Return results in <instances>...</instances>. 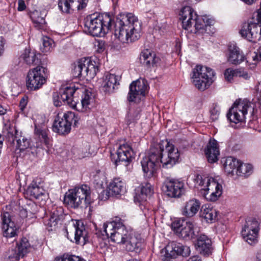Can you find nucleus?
<instances>
[{
  "instance_id": "obj_1",
  "label": "nucleus",
  "mask_w": 261,
  "mask_h": 261,
  "mask_svg": "<svg viewBox=\"0 0 261 261\" xmlns=\"http://www.w3.org/2000/svg\"><path fill=\"white\" fill-rule=\"evenodd\" d=\"M78 90L79 88L74 85L63 86L60 90V95L55 94L53 96L54 105L56 107L60 106L63 102L78 111L87 112L93 105L94 101V95L91 91L85 90L81 102H77L73 94Z\"/></svg>"
},
{
  "instance_id": "obj_2",
  "label": "nucleus",
  "mask_w": 261,
  "mask_h": 261,
  "mask_svg": "<svg viewBox=\"0 0 261 261\" xmlns=\"http://www.w3.org/2000/svg\"><path fill=\"white\" fill-rule=\"evenodd\" d=\"M103 232L111 240L118 244H122L128 251H137L140 243L136 237L128 231L121 220L116 219L115 221L104 223Z\"/></svg>"
},
{
  "instance_id": "obj_3",
  "label": "nucleus",
  "mask_w": 261,
  "mask_h": 261,
  "mask_svg": "<svg viewBox=\"0 0 261 261\" xmlns=\"http://www.w3.org/2000/svg\"><path fill=\"white\" fill-rule=\"evenodd\" d=\"M141 24L132 13L120 14L115 23V36L123 43L137 40L140 37Z\"/></svg>"
},
{
  "instance_id": "obj_4",
  "label": "nucleus",
  "mask_w": 261,
  "mask_h": 261,
  "mask_svg": "<svg viewBox=\"0 0 261 261\" xmlns=\"http://www.w3.org/2000/svg\"><path fill=\"white\" fill-rule=\"evenodd\" d=\"M179 16L182 28L189 30L193 27L194 30H191V31L197 35L208 34V30L214 23V20L208 16L199 17L194 9L190 6L184 7L180 11Z\"/></svg>"
},
{
  "instance_id": "obj_5",
  "label": "nucleus",
  "mask_w": 261,
  "mask_h": 261,
  "mask_svg": "<svg viewBox=\"0 0 261 261\" xmlns=\"http://www.w3.org/2000/svg\"><path fill=\"white\" fill-rule=\"evenodd\" d=\"M112 22L108 14H93L85 19V30L93 36H103L110 30Z\"/></svg>"
},
{
  "instance_id": "obj_6",
  "label": "nucleus",
  "mask_w": 261,
  "mask_h": 261,
  "mask_svg": "<svg viewBox=\"0 0 261 261\" xmlns=\"http://www.w3.org/2000/svg\"><path fill=\"white\" fill-rule=\"evenodd\" d=\"M195 182L203 196L208 201H216L222 193V185L213 177L197 175Z\"/></svg>"
},
{
  "instance_id": "obj_7",
  "label": "nucleus",
  "mask_w": 261,
  "mask_h": 261,
  "mask_svg": "<svg viewBox=\"0 0 261 261\" xmlns=\"http://www.w3.org/2000/svg\"><path fill=\"white\" fill-rule=\"evenodd\" d=\"M64 201L73 208L87 207L91 202L90 188L84 185L69 190L65 195Z\"/></svg>"
},
{
  "instance_id": "obj_8",
  "label": "nucleus",
  "mask_w": 261,
  "mask_h": 261,
  "mask_svg": "<svg viewBox=\"0 0 261 261\" xmlns=\"http://www.w3.org/2000/svg\"><path fill=\"white\" fill-rule=\"evenodd\" d=\"M98 71V63L91 58H83L74 63L72 73L74 77L87 79L94 77Z\"/></svg>"
},
{
  "instance_id": "obj_9",
  "label": "nucleus",
  "mask_w": 261,
  "mask_h": 261,
  "mask_svg": "<svg viewBox=\"0 0 261 261\" xmlns=\"http://www.w3.org/2000/svg\"><path fill=\"white\" fill-rule=\"evenodd\" d=\"M254 107L253 103L247 99L237 100L227 114V118L235 123L243 122L248 113L251 115L253 113Z\"/></svg>"
},
{
  "instance_id": "obj_10",
  "label": "nucleus",
  "mask_w": 261,
  "mask_h": 261,
  "mask_svg": "<svg viewBox=\"0 0 261 261\" xmlns=\"http://www.w3.org/2000/svg\"><path fill=\"white\" fill-rule=\"evenodd\" d=\"M214 71L207 67L197 65L193 69V83L200 90H204L214 82Z\"/></svg>"
},
{
  "instance_id": "obj_11",
  "label": "nucleus",
  "mask_w": 261,
  "mask_h": 261,
  "mask_svg": "<svg viewBox=\"0 0 261 261\" xmlns=\"http://www.w3.org/2000/svg\"><path fill=\"white\" fill-rule=\"evenodd\" d=\"M172 228L179 238L190 240L196 237L199 231V228L195 223L184 219H179L172 222Z\"/></svg>"
},
{
  "instance_id": "obj_12",
  "label": "nucleus",
  "mask_w": 261,
  "mask_h": 261,
  "mask_svg": "<svg viewBox=\"0 0 261 261\" xmlns=\"http://www.w3.org/2000/svg\"><path fill=\"white\" fill-rule=\"evenodd\" d=\"M78 120L77 117L73 112H59L54 120L53 130L62 135L68 134L71 130L73 121L74 124L76 125Z\"/></svg>"
},
{
  "instance_id": "obj_13",
  "label": "nucleus",
  "mask_w": 261,
  "mask_h": 261,
  "mask_svg": "<svg viewBox=\"0 0 261 261\" xmlns=\"http://www.w3.org/2000/svg\"><path fill=\"white\" fill-rule=\"evenodd\" d=\"M47 69L38 66L28 72L26 86L30 91L37 90L46 83L47 79Z\"/></svg>"
},
{
  "instance_id": "obj_14",
  "label": "nucleus",
  "mask_w": 261,
  "mask_h": 261,
  "mask_svg": "<svg viewBox=\"0 0 261 261\" xmlns=\"http://www.w3.org/2000/svg\"><path fill=\"white\" fill-rule=\"evenodd\" d=\"M163 190L171 198H179L186 192L183 181L173 178H167L164 182Z\"/></svg>"
},
{
  "instance_id": "obj_15",
  "label": "nucleus",
  "mask_w": 261,
  "mask_h": 261,
  "mask_svg": "<svg viewBox=\"0 0 261 261\" xmlns=\"http://www.w3.org/2000/svg\"><path fill=\"white\" fill-rule=\"evenodd\" d=\"M147 89L146 81L143 79L133 82L129 86L127 100L129 102L139 101L145 94Z\"/></svg>"
},
{
  "instance_id": "obj_16",
  "label": "nucleus",
  "mask_w": 261,
  "mask_h": 261,
  "mask_svg": "<svg viewBox=\"0 0 261 261\" xmlns=\"http://www.w3.org/2000/svg\"><path fill=\"white\" fill-rule=\"evenodd\" d=\"M165 150L163 156V167L169 168L172 167L178 161L179 153L177 148L169 142H165Z\"/></svg>"
},
{
  "instance_id": "obj_17",
  "label": "nucleus",
  "mask_w": 261,
  "mask_h": 261,
  "mask_svg": "<svg viewBox=\"0 0 261 261\" xmlns=\"http://www.w3.org/2000/svg\"><path fill=\"white\" fill-rule=\"evenodd\" d=\"M69 230L71 234H74L76 244L84 245L89 241L87 232L81 221H75L72 226L69 227Z\"/></svg>"
},
{
  "instance_id": "obj_18",
  "label": "nucleus",
  "mask_w": 261,
  "mask_h": 261,
  "mask_svg": "<svg viewBox=\"0 0 261 261\" xmlns=\"http://www.w3.org/2000/svg\"><path fill=\"white\" fill-rule=\"evenodd\" d=\"M117 159L115 164L118 165L120 163H123L124 165L127 166L135 157V152L132 147L128 143L120 144L117 150Z\"/></svg>"
},
{
  "instance_id": "obj_19",
  "label": "nucleus",
  "mask_w": 261,
  "mask_h": 261,
  "mask_svg": "<svg viewBox=\"0 0 261 261\" xmlns=\"http://www.w3.org/2000/svg\"><path fill=\"white\" fill-rule=\"evenodd\" d=\"M2 231L4 237L11 238L16 236L18 232V227L11 219L9 213H4L2 215Z\"/></svg>"
},
{
  "instance_id": "obj_20",
  "label": "nucleus",
  "mask_w": 261,
  "mask_h": 261,
  "mask_svg": "<svg viewBox=\"0 0 261 261\" xmlns=\"http://www.w3.org/2000/svg\"><path fill=\"white\" fill-rule=\"evenodd\" d=\"M88 0H59L58 6L60 10L65 13L70 10H79L85 8Z\"/></svg>"
},
{
  "instance_id": "obj_21",
  "label": "nucleus",
  "mask_w": 261,
  "mask_h": 261,
  "mask_svg": "<svg viewBox=\"0 0 261 261\" xmlns=\"http://www.w3.org/2000/svg\"><path fill=\"white\" fill-rule=\"evenodd\" d=\"M204 153L209 163H214L217 162L220 155V151L216 140L212 139L209 140L204 149Z\"/></svg>"
},
{
  "instance_id": "obj_22",
  "label": "nucleus",
  "mask_w": 261,
  "mask_h": 261,
  "mask_svg": "<svg viewBox=\"0 0 261 261\" xmlns=\"http://www.w3.org/2000/svg\"><path fill=\"white\" fill-rule=\"evenodd\" d=\"M164 152V146L161 143L158 144L150 148L146 156L159 168L161 164L163 167Z\"/></svg>"
},
{
  "instance_id": "obj_23",
  "label": "nucleus",
  "mask_w": 261,
  "mask_h": 261,
  "mask_svg": "<svg viewBox=\"0 0 261 261\" xmlns=\"http://www.w3.org/2000/svg\"><path fill=\"white\" fill-rule=\"evenodd\" d=\"M197 251L202 255L208 256L213 252L212 241L205 235H201L198 239L196 244Z\"/></svg>"
},
{
  "instance_id": "obj_24",
  "label": "nucleus",
  "mask_w": 261,
  "mask_h": 261,
  "mask_svg": "<svg viewBox=\"0 0 261 261\" xmlns=\"http://www.w3.org/2000/svg\"><path fill=\"white\" fill-rule=\"evenodd\" d=\"M200 201L196 199H192L187 201L181 210V214L187 218L194 216L200 207Z\"/></svg>"
},
{
  "instance_id": "obj_25",
  "label": "nucleus",
  "mask_w": 261,
  "mask_h": 261,
  "mask_svg": "<svg viewBox=\"0 0 261 261\" xmlns=\"http://www.w3.org/2000/svg\"><path fill=\"white\" fill-rule=\"evenodd\" d=\"M31 245L28 240L25 238L21 239L14 252L10 254L9 256L10 258H14L16 260L19 259L20 257H23L29 251Z\"/></svg>"
},
{
  "instance_id": "obj_26",
  "label": "nucleus",
  "mask_w": 261,
  "mask_h": 261,
  "mask_svg": "<svg viewBox=\"0 0 261 261\" xmlns=\"http://www.w3.org/2000/svg\"><path fill=\"white\" fill-rule=\"evenodd\" d=\"M228 61L230 63L238 65L244 60V55L236 45L234 44L230 45L228 47Z\"/></svg>"
},
{
  "instance_id": "obj_27",
  "label": "nucleus",
  "mask_w": 261,
  "mask_h": 261,
  "mask_svg": "<svg viewBox=\"0 0 261 261\" xmlns=\"http://www.w3.org/2000/svg\"><path fill=\"white\" fill-rule=\"evenodd\" d=\"M167 251L171 252V256L176 257L180 255L183 256H188L190 255L191 250L187 246L179 243H172L167 246Z\"/></svg>"
},
{
  "instance_id": "obj_28",
  "label": "nucleus",
  "mask_w": 261,
  "mask_h": 261,
  "mask_svg": "<svg viewBox=\"0 0 261 261\" xmlns=\"http://www.w3.org/2000/svg\"><path fill=\"white\" fill-rule=\"evenodd\" d=\"M27 194L32 198L35 199H43L46 197V191L40 184L33 181L28 187L27 191Z\"/></svg>"
},
{
  "instance_id": "obj_29",
  "label": "nucleus",
  "mask_w": 261,
  "mask_h": 261,
  "mask_svg": "<svg viewBox=\"0 0 261 261\" xmlns=\"http://www.w3.org/2000/svg\"><path fill=\"white\" fill-rule=\"evenodd\" d=\"M109 189L112 195L123 194L126 191L125 183L120 178H115L109 184Z\"/></svg>"
},
{
  "instance_id": "obj_30",
  "label": "nucleus",
  "mask_w": 261,
  "mask_h": 261,
  "mask_svg": "<svg viewBox=\"0 0 261 261\" xmlns=\"http://www.w3.org/2000/svg\"><path fill=\"white\" fill-rule=\"evenodd\" d=\"M140 63L143 65L150 67L153 66L157 61L155 54L149 49H145L143 50L139 58Z\"/></svg>"
},
{
  "instance_id": "obj_31",
  "label": "nucleus",
  "mask_w": 261,
  "mask_h": 261,
  "mask_svg": "<svg viewBox=\"0 0 261 261\" xmlns=\"http://www.w3.org/2000/svg\"><path fill=\"white\" fill-rule=\"evenodd\" d=\"M119 76L113 74H107L103 82V90L106 93L113 92L116 86L119 85Z\"/></svg>"
},
{
  "instance_id": "obj_32",
  "label": "nucleus",
  "mask_w": 261,
  "mask_h": 261,
  "mask_svg": "<svg viewBox=\"0 0 261 261\" xmlns=\"http://www.w3.org/2000/svg\"><path fill=\"white\" fill-rule=\"evenodd\" d=\"M141 164L145 176L148 178L152 177L159 168L146 156L143 158Z\"/></svg>"
},
{
  "instance_id": "obj_33",
  "label": "nucleus",
  "mask_w": 261,
  "mask_h": 261,
  "mask_svg": "<svg viewBox=\"0 0 261 261\" xmlns=\"http://www.w3.org/2000/svg\"><path fill=\"white\" fill-rule=\"evenodd\" d=\"M138 191L140 193L137 194L135 200L141 202L146 201L147 196L152 193V189L150 184L144 183L138 187Z\"/></svg>"
},
{
  "instance_id": "obj_34",
  "label": "nucleus",
  "mask_w": 261,
  "mask_h": 261,
  "mask_svg": "<svg viewBox=\"0 0 261 261\" xmlns=\"http://www.w3.org/2000/svg\"><path fill=\"white\" fill-rule=\"evenodd\" d=\"M40 54L37 53L35 50L25 49L22 54V58L27 64L37 65L40 62Z\"/></svg>"
},
{
  "instance_id": "obj_35",
  "label": "nucleus",
  "mask_w": 261,
  "mask_h": 261,
  "mask_svg": "<svg viewBox=\"0 0 261 261\" xmlns=\"http://www.w3.org/2000/svg\"><path fill=\"white\" fill-rule=\"evenodd\" d=\"M48 130L45 126H37L35 125V135L36 139L42 144H47L49 142V138L48 137ZM39 144L37 145V147H39Z\"/></svg>"
},
{
  "instance_id": "obj_36",
  "label": "nucleus",
  "mask_w": 261,
  "mask_h": 261,
  "mask_svg": "<svg viewBox=\"0 0 261 261\" xmlns=\"http://www.w3.org/2000/svg\"><path fill=\"white\" fill-rule=\"evenodd\" d=\"M259 223L255 219L249 218L246 221L245 224L241 231L242 235H246L247 232H258Z\"/></svg>"
},
{
  "instance_id": "obj_37",
  "label": "nucleus",
  "mask_w": 261,
  "mask_h": 261,
  "mask_svg": "<svg viewBox=\"0 0 261 261\" xmlns=\"http://www.w3.org/2000/svg\"><path fill=\"white\" fill-rule=\"evenodd\" d=\"M217 211L212 208L202 207L200 212V217L204 219L207 223H212L216 220L217 217Z\"/></svg>"
},
{
  "instance_id": "obj_38",
  "label": "nucleus",
  "mask_w": 261,
  "mask_h": 261,
  "mask_svg": "<svg viewBox=\"0 0 261 261\" xmlns=\"http://www.w3.org/2000/svg\"><path fill=\"white\" fill-rule=\"evenodd\" d=\"M240 162L239 160L231 156L227 158L224 163L225 172L228 174H234L235 170L238 168Z\"/></svg>"
},
{
  "instance_id": "obj_39",
  "label": "nucleus",
  "mask_w": 261,
  "mask_h": 261,
  "mask_svg": "<svg viewBox=\"0 0 261 261\" xmlns=\"http://www.w3.org/2000/svg\"><path fill=\"white\" fill-rule=\"evenodd\" d=\"M252 171V165L249 164H243L240 162L238 168L235 170V174L239 176L247 177Z\"/></svg>"
},
{
  "instance_id": "obj_40",
  "label": "nucleus",
  "mask_w": 261,
  "mask_h": 261,
  "mask_svg": "<svg viewBox=\"0 0 261 261\" xmlns=\"http://www.w3.org/2000/svg\"><path fill=\"white\" fill-rule=\"evenodd\" d=\"M31 18L34 23L35 28L37 29H44L46 22L44 17L41 16V14L37 11H34L31 14Z\"/></svg>"
},
{
  "instance_id": "obj_41",
  "label": "nucleus",
  "mask_w": 261,
  "mask_h": 261,
  "mask_svg": "<svg viewBox=\"0 0 261 261\" xmlns=\"http://www.w3.org/2000/svg\"><path fill=\"white\" fill-rule=\"evenodd\" d=\"M59 216L55 211L53 212L47 221L45 222L46 225L48 227L49 231H51L57 225L60 220Z\"/></svg>"
},
{
  "instance_id": "obj_42",
  "label": "nucleus",
  "mask_w": 261,
  "mask_h": 261,
  "mask_svg": "<svg viewBox=\"0 0 261 261\" xmlns=\"http://www.w3.org/2000/svg\"><path fill=\"white\" fill-rule=\"evenodd\" d=\"M42 40V46L41 47L42 51L44 53L50 51L54 46V41L47 36H43Z\"/></svg>"
},
{
  "instance_id": "obj_43",
  "label": "nucleus",
  "mask_w": 261,
  "mask_h": 261,
  "mask_svg": "<svg viewBox=\"0 0 261 261\" xmlns=\"http://www.w3.org/2000/svg\"><path fill=\"white\" fill-rule=\"evenodd\" d=\"M15 139L17 141V146L20 151L24 150L30 147V140L24 136H21L18 137L17 136H16Z\"/></svg>"
},
{
  "instance_id": "obj_44",
  "label": "nucleus",
  "mask_w": 261,
  "mask_h": 261,
  "mask_svg": "<svg viewBox=\"0 0 261 261\" xmlns=\"http://www.w3.org/2000/svg\"><path fill=\"white\" fill-rule=\"evenodd\" d=\"M246 235H242L244 240L250 245H253L257 242L258 232H247Z\"/></svg>"
},
{
  "instance_id": "obj_45",
  "label": "nucleus",
  "mask_w": 261,
  "mask_h": 261,
  "mask_svg": "<svg viewBox=\"0 0 261 261\" xmlns=\"http://www.w3.org/2000/svg\"><path fill=\"white\" fill-rule=\"evenodd\" d=\"M210 118L212 121H215L218 120L220 114V110L219 106L217 104H213L210 108Z\"/></svg>"
},
{
  "instance_id": "obj_46",
  "label": "nucleus",
  "mask_w": 261,
  "mask_h": 261,
  "mask_svg": "<svg viewBox=\"0 0 261 261\" xmlns=\"http://www.w3.org/2000/svg\"><path fill=\"white\" fill-rule=\"evenodd\" d=\"M253 58V63L251 68H253L259 60H261V47L258 49V54L256 52L249 53Z\"/></svg>"
},
{
  "instance_id": "obj_47",
  "label": "nucleus",
  "mask_w": 261,
  "mask_h": 261,
  "mask_svg": "<svg viewBox=\"0 0 261 261\" xmlns=\"http://www.w3.org/2000/svg\"><path fill=\"white\" fill-rule=\"evenodd\" d=\"M59 261H86L83 258L75 255H64Z\"/></svg>"
},
{
  "instance_id": "obj_48",
  "label": "nucleus",
  "mask_w": 261,
  "mask_h": 261,
  "mask_svg": "<svg viewBox=\"0 0 261 261\" xmlns=\"http://www.w3.org/2000/svg\"><path fill=\"white\" fill-rule=\"evenodd\" d=\"M94 46L98 53H101L105 49V42L103 40H97L94 42Z\"/></svg>"
},
{
  "instance_id": "obj_49",
  "label": "nucleus",
  "mask_w": 261,
  "mask_h": 261,
  "mask_svg": "<svg viewBox=\"0 0 261 261\" xmlns=\"http://www.w3.org/2000/svg\"><path fill=\"white\" fill-rule=\"evenodd\" d=\"M236 73L235 70L230 68L227 69L224 72L225 78L227 81L231 82Z\"/></svg>"
},
{
  "instance_id": "obj_50",
  "label": "nucleus",
  "mask_w": 261,
  "mask_h": 261,
  "mask_svg": "<svg viewBox=\"0 0 261 261\" xmlns=\"http://www.w3.org/2000/svg\"><path fill=\"white\" fill-rule=\"evenodd\" d=\"M254 90L258 95V101L261 109V81L256 84L254 87Z\"/></svg>"
},
{
  "instance_id": "obj_51",
  "label": "nucleus",
  "mask_w": 261,
  "mask_h": 261,
  "mask_svg": "<svg viewBox=\"0 0 261 261\" xmlns=\"http://www.w3.org/2000/svg\"><path fill=\"white\" fill-rule=\"evenodd\" d=\"M109 193H110V192H108L106 190H102L99 195V199L101 200H106L108 199L109 196Z\"/></svg>"
},
{
  "instance_id": "obj_52",
  "label": "nucleus",
  "mask_w": 261,
  "mask_h": 261,
  "mask_svg": "<svg viewBox=\"0 0 261 261\" xmlns=\"http://www.w3.org/2000/svg\"><path fill=\"white\" fill-rule=\"evenodd\" d=\"M31 213L35 214L38 211V207L34 203H30L27 209Z\"/></svg>"
},
{
  "instance_id": "obj_53",
  "label": "nucleus",
  "mask_w": 261,
  "mask_h": 261,
  "mask_svg": "<svg viewBox=\"0 0 261 261\" xmlns=\"http://www.w3.org/2000/svg\"><path fill=\"white\" fill-rule=\"evenodd\" d=\"M28 103L27 100V97H23L20 100V103H19V107L21 111H23L24 108H25L27 105Z\"/></svg>"
},
{
  "instance_id": "obj_54",
  "label": "nucleus",
  "mask_w": 261,
  "mask_h": 261,
  "mask_svg": "<svg viewBox=\"0 0 261 261\" xmlns=\"http://www.w3.org/2000/svg\"><path fill=\"white\" fill-rule=\"evenodd\" d=\"M18 6L17 9L18 11H23L26 8L25 4L24 1L23 0H18Z\"/></svg>"
},
{
  "instance_id": "obj_55",
  "label": "nucleus",
  "mask_w": 261,
  "mask_h": 261,
  "mask_svg": "<svg viewBox=\"0 0 261 261\" xmlns=\"http://www.w3.org/2000/svg\"><path fill=\"white\" fill-rule=\"evenodd\" d=\"M166 251H167V252L166 253V254L163 258L162 260H163V261H171V259L172 258H175V257L171 256V255H170L171 252L167 251V247L166 248Z\"/></svg>"
},
{
  "instance_id": "obj_56",
  "label": "nucleus",
  "mask_w": 261,
  "mask_h": 261,
  "mask_svg": "<svg viewBox=\"0 0 261 261\" xmlns=\"http://www.w3.org/2000/svg\"><path fill=\"white\" fill-rule=\"evenodd\" d=\"M245 59L246 63L248 64L249 68H251V66H252V63H253V58L250 55V53L247 54Z\"/></svg>"
},
{
  "instance_id": "obj_57",
  "label": "nucleus",
  "mask_w": 261,
  "mask_h": 261,
  "mask_svg": "<svg viewBox=\"0 0 261 261\" xmlns=\"http://www.w3.org/2000/svg\"><path fill=\"white\" fill-rule=\"evenodd\" d=\"M4 40L0 37V56L3 54L4 50Z\"/></svg>"
},
{
  "instance_id": "obj_58",
  "label": "nucleus",
  "mask_w": 261,
  "mask_h": 261,
  "mask_svg": "<svg viewBox=\"0 0 261 261\" xmlns=\"http://www.w3.org/2000/svg\"><path fill=\"white\" fill-rule=\"evenodd\" d=\"M186 261H202L201 257L198 255H194L190 257Z\"/></svg>"
},
{
  "instance_id": "obj_59",
  "label": "nucleus",
  "mask_w": 261,
  "mask_h": 261,
  "mask_svg": "<svg viewBox=\"0 0 261 261\" xmlns=\"http://www.w3.org/2000/svg\"><path fill=\"white\" fill-rule=\"evenodd\" d=\"M6 112L7 110L2 106L0 105V115H4L6 114Z\"/></svg>"
},
{
  "instance_id": "obj_60",
  "label": "nucleus",
  "mask_w": 261,
  "mask_h": 261,
  "mask_svg": "<svg viewBox=\"0 0 261 261\" xmlns=\"http://www.w3.org/2000/svg\"><path fill=\"white\" fill-rule=\"evenodd\" d=\"M256 261H261V251L257 252L256 253Z\"/></svg>"
},
{
  "instance_id": "obj_61",
  "label": "nucleus",
  "mask_w": 261,
  "mask_h": 261,
  "mask_svg": "<svg viewBox=\"0 0 261 261\" xmlns=\"http://www.w3.org/2000/svg\"><path fill=\"white\" fill-rule=\"evenodd\" d=\"M244 79H247L249 77L248 74L246 72H244L243 73L242 75H241Z\"/></svg>"
},
{
  "instance_id": "obj_62",
  "label": "nucleus",
  "mask_w": 261,
  "mask_h": 261,
  "mask_svg": "<svg viewBox=\"0 0 261 261\" xmlns=\"http://www.w3.org/2000/svg\"><path fill=\"white\" fill-rule=\"evenodd\" d=\"M127 261H139V260H138L136 259H131L128 260Z\"/></svg>"
},
{
  "instance_id": "obj_63",
  "label": "nucleus",
  "mask_w": 261,
  "mask_h": 261,
  "mask_svg": "<svg viewBox=\"0 0 261 261\" xmlns=\"http://www.w3.org/2000/svg\"><path fill=\"white\" fill-rule=\"evenodd\" d=\"M66 231H67V237H68V236H69V232H68L67 229L66 230Z\"/></svg>"
}]
</instances>
